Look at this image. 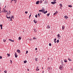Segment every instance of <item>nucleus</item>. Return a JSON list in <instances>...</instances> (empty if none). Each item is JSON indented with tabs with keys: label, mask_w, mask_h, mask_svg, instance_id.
Masks as SVG:
<instances>
[{
	"label": "nucleus",
	"mask_w": 73,
	"mask_h": 73,
	"mask_svg": "<svg viewBox=\"0 0 73 73\" xmlns=\"http://www.w3.org/2000/svg\"><path fill=\"white\" fill-rule=\"evenodd\" d=\"M64 17L66 19H68V16L67 15L65 16Z\"/></svg>",
	"instance_id": "nucleus-5"
},
{
	"label": "nucleus",
	"mask_w": 73,
	"mask_h": 73,
	"mask_svg": "<svg viewBox=\"0 0 73 73\" xmlns=\"http://www.w3.org/2000/svg\"><path fill=\"white\" fill-rule=\"evenodd\" d=\"M54 41H56V38H55L54 40Z\"/></svg>",
	"instance_id": "nucleus-45"
},
{
	"label": "nucleus",
	"mask_w": 73,
	"mask_h": 73,
	"mask_svg": "<svg viewBox=\"0 0 73 73\" xmlns=\"http://www.w3.org/2000/svg\"><path fill=\"white\" fill-rule=\"evenodd\" d=\"M56 42H57V43H58V42H59V40H58V39L57 40Z\"/></svg>",
	"instance_id": "nucleus-28"
},
{
	"label": "nucleus",
	"mask_w": 73,
	"mask_h": 73,
	"mask_svg": "<svg viewBox=\"0 0 73 73\" xmlns=\"http://www.w3.org/2000/svg\"><path fill=\"white\" fill-rule=\"evenodd\" d=\"M13 1V0H11V1Z\"/></svg>",
	"instance_id": "nucleus-63"
},
{
	"label": "nucleus",
	"mask_w": 73,
	"mask_h": 73,
	"mask_svg": "<svg viewBox=\"0 0 73 73\" xmlns=\"http://www.w3.org/2000/svg\"><path fill=\"white\" fill-rule=\"evenodd\" d=\"M17 1H15V3H16Z\"/></svg>",
	"instance_id": "nucleus-59"
},
{
	"label": "nucleus",
	"mask_w": 73,
	"mask_h": 73,
	"mask_svg": "<svg viewBox=\"0 0 73 73\" xmlns=\"http://www.w3.org/2000/svg\"><path fill=\"white\" fill-rule=\"evenodd\" d=\"M47 12H48V11H46L45 12H44V14H46V13H47Z\"/></svg>",
	"instance_id": "nucleus-22"
},
{
	"label": "nucleus",
	"mask_w": 73,
	"mask_h": 73,
	"mask_svg": "<svg viewBox=\"0 0 73 73\" xmlns=\"http://www.w3.org/2000/svg\"><path fill=\"white\" fill-rule=\"evenodd\" d=\"M58 13V12L57 11H56L54 13L53 15L55 16L56 13Z\"/></svg>",
	"instance_id": "nucleus-3"
},
{
	"label": "nucleus",
	"mask_w": 73,
	"mask_h": 73,
	"mask_svg": "<svg viewBox=\"0 0 73 73\" xmlns=\"http://www.w3.org/2000/svg\"><path fill=\"white\" fill-rule=\"evenodd\" d=\"M68 60L70 61H72V60H71V58H68Z\"/></svg>",
	"instance_id": "nucleus-21"
},
{
	"label": "nucleus",
	"mask_w": 73,
	"mask_h": 73,
	"mask_svg": "<svg viewBox=\"0 0 73 73\" xmlns=\"http://www.w3.org/2000/svg\"><path fill=\"white\" fill-rule=\"evenodd\" d=\"M35 49L36 50H37V48H36Z\"/></svg>",
	"instance_id": "nucleus-46"
},
{
	"label": "nucleus",
	"mask_w": 73,
	"mask_h": 73,
	"mask_svg": "<svg viewBox=\"0 0 73 73\" xmlns=\"http://www.w3.org/2000/svg\"><path fill=\"white\" fill-rule=\"evenodd\" d=\"M59 6H60V7H62V4L61 3L59 5Z\"/></svg>",
	"instance_id": "nucleus-20"
},
{
	"label": "nucleus",
	"mask_w": 73,
	"mask_h": 73,
	"mask_svg": "<svg viewBox=\"0 0 73 73\" xmlns=\"http://www.w3.org/2000/svg\"><path fill=\"white\" fill-rule=\"evenodd\" d=\"M9 41H11V42H14V40H12V39H9Z\"/></svg>",
	"instance_id": "nucleus-11"
},
{
	"label": "nucleus",
	"mask_w": 73,
	"mask_h": 73,
	"mask_svg": "<svg viewBox=\"0 0 73 73\" xmlns=\"http://www.w3.org/2000/svg\"><path fill=\"white\" fill-rule=\"evenodd\" d=\"M0 13H1V7H0Z\"/></svg>",
	"instance_id": "nucleus-47"
},
{
	"label": "nucleus",
	"mask_w": 73,
	"mask_h": 73,
	"mask_svg": "<svg viewBox=\"0 0 73 73\" xmlns=\"http://www.w3.org/2000/svg\"><path fill=\"white\" fill-rule=\"evenodd\" d=\"M9 13H11V11H9Z\"/></svg>",
	"instance_id": "nucleus-52"
},
{
	"label": "nucleus",
	"mask_w": 73,
	"mask_h": 73,
	"mask_svg": "<svg viewBox=\"0 0 73 73\" xmlns=\"http://www.w3.org/2000/svg\"><path fill=\"white\" fill-rule=\"evenodd\" d=\"M27 60H25L24 61V64H25L27 63Z\"/></svg>",
	"instance_id": "nucleus-18"
},
{
	"label": "nucleus",
	"mask_w": 73,
	"mask_h": 73,
	"mask_svg": "<svg viewBox=\"0 0 73 73\" xmlns=\"http://www.w3.org/2000/svg\"><path fill=\"white\" fill-rule=\"evenodd\" d=\"M10 21H12V19H10Z\"/></svg>",
	"instance_id": "nucleus-57"
},
{
	"label": "nucleus",
	"mask_w": 73,
	"mask_h": 73,
	"mask_svg": "<svg viewBox=\"0 0 73 73\" xmlns=\"http://www.w3.org/2000/svg\"><path fill=\"white\" fill-rule=\"evenodd\" d=\"M55 43H56V41H54Z\"/></svg>",
	"instance_id": "nucleus-51"
},
{
	"label": "nucleus",
	"mask_w": 73,
	"mask_h": 73,
	"mask_svg": "<svg viewBox=\"0 0 73 73\" xmlns=\"http://www.w3.org/2000/svg\"><path fill=\"white\" fill-rule=\"evenodd\" d=\"M28 53V51H26V54H27V53Z\"/></svg>",
	"instance_id": "nucleus-37"
},
{
	"label": "nucleus",
	"mask_w": 73,
	"mask_h": 73,
	"mask_svg": "<svg viewBox=\"0 0 73 73\" xmlns=\"http://www.w3.org/2000/svg\"><path fill=\"white\" fill-rule=\"evenodd\" d=\"M62 65H63V62H62Z\"/></svg>",
	"instance_id": "nucleus-50"
},
{
	"label": "nucleus",
	"mask_w": 73,
	"mask_h": 73,
	"mask_svg": "<svg viewBox=\"0 0 73 73\" xmlns=\"http://www.w3.org/2000/svg\"><path fill=\"white\" fill-rule=\"evenodd\" d=\"M38 16H39V17H40V13H38Z\"/></svg>",
	"instance_id": "nucleus-41"
},
{
	"label": "nucleus",
	"mask_w": 73,
	"mask_h": 73,
	"mask_svg": "<svg viewBox=\"0 0 73 73\" xmlns=\"http://www.w3.org/2000/svg\"><path fill=\"white\" fill-rule=\"evenodd\" d=\"M5 11H4V12H7V10H5Z\"/></svg>",
	"instance_id": "nucleus-38"
},
{
	"label": "nucleus",
	"mask_w": 73,
	"mask_h": 73,
	"mask_svg": "<svg viewBox=\"0 0 73 73\" xmlns=\"http://www.w3.org/2000/svg\"><path fill=\"white\" fill-rule=\"evenodd\" d=\"M10 17V19H12V18H12V17Z\"/></svg>",
	"instance_id": "nucleus-56"
},
{
	"label": "nucleus",
	"mask_w": 73,
	"mask_h": 73,
	"mask_svg": "<svg viewBox=\"0 0 73 73\" xmlns=\"http://www.w3.org/2000/svg\"><path fill=\"white\" fill-rule=\"evenodd\" d=\"M34 30L35 32H37V30H36V29H34Z\"/></svg>",
	"instance_id": "nucleus-19"
},
{
	"label": "nucleus",
	"mask_w": 73,
	"mask_h": 73,
	"mask_svg": "<svg viewBox=\"0 0 73 73\" xmlns=\"http://www.w3.org/2000/svg\"><path fill=\"white\" fill-rule=\"evenodd\" d=\"M49 46H50L52 45V44H51L50 43H49Z\"/></svg>",
	"instance_id": "nucleus-30"
},
{
	"label": "nucleus",
	"mask_w": 73,
	"mask_h": 73,
	"mask_svg": "<svg viewBox=\"0 0 73 73\" xmlns=\"http://www.w3.org/2000/svg\"><path fill=\"white\" fill-rule=\"evenodd\" d=\"M39 3H40V1H37L36 2V4L37 5H38V4H39Z\"/></svg>",
	"instance_id": "nucleus-9"
},
{
	"label": "nucleus",
	"mask_w": 73,
	"mask_h": 73,
	"mask_svg": "<svg viewBox=\"0 0 73 73\" xmlns=\"http://www.w3.org/2000/svg\"><path fill=\"white\" fill-rule=\"evenodd\" d=\"M7 55L8 56H7L8 57H9L10 56V54H7Z\"/></svg>",
	"instance_id": "nucleus-31"
},
{
	"label": "nucleus",
	"mask_w": 73,
	"mask_h": 73,
	"mask_svg": "<svg viewBox=\"0 0 73 73\" xmlns=\"http://www.w3.org/2000/svg\"><path fill=\"white\" fill-rule=\"evenodd\" d=\"M37 16H38L37 14L35 16V17H36V18H37Z\"/></svg>",
	"instance_id": "nucleus-27"
},
{
	"label": "nucleus",
	"mask_w": 73,
	"mask_h": 73,
	"mask_svg": "<svg viewBox=\"0 0 73 73\" xmlns=\"http://www.w3.org/2000/svg\"><path fill=\"white\" fill-rule=\"evenodd\" d=\"M17 52H18L19 53H20V52L21 51H20V50L19 49H18L17 50Z\"/></svg>",
	"instance_id": "nucleus-4"
},
{
	"label": "nucleus",
	"mask_w": 73,
	"mask_h": 73,
	"mask_svg": "<svg viewBox=\"0 0 73 73\" xmlns=\"http://www.w3.org/2000/svg\"><path fill=\"white\" fill-rule=\"evenodd\" d=\"M29 40H30V41H32V40L31 39H30Z\"/></svg>",
	"instance_id": "nucleus-55"
},
{
	"label": "nucleus",
	"mask_w": 73,
	"mask_h": 73,
	"mask_svg": "<svg viewBox=\"0 0 73 73\" xmlns=\"http://www.w3.org/2000/svg\"><path fill=\"white\" fill-rule=\"evenodd\" d=\"M42 10H39V12H42Z\"/></svg>",
	"instance_id": "nucleus-39"
},
{
	"label": "nucleus",
	"mask_w": 73,
	"mask_h": 73,
	"mask_svg": "<svg viewBox=\"0 0 73 73\" xmlns=\"http://www.w3.org/2000/svg\"><path fill=\"white\" fill-rule=\"evenodd\" d=\"M15 55L16 58H17V56H18L17 55V54L16 53H15Z\"/></svg>",
	"instance_id": "nucleus-6"
},
{
	"label": "nucleus",
	"mask_w": 73,
	"mask_h": 73,
	"mask_svg": "<svg viewBox=\"0 0 73 73\" xmlns=\"http://www.w3.org/2000/svg\"><path fill=\"white\" fill-rule=\"evenodd\" d=\"M34 22L35 24H36L37 23V21H35V20H34Z\"/></svg>",
	"instance_id": "nucleus-12"
},
{
	"label": "nucleus",
	"mask_w": 73,
	"mask_h": 73,
	"mask_svg": "<svg viewBox=\"0 0 73 73\" xmlns=\"http://www.w3.org/2000/svg\"><path fill=\"white\" fill-rule=\"evenodd\" d=\"M62 68H63V66L62 65H61L59 66V69L60 70H62Z\"/></svg>",
	"instance_id": "nucleus-1"
},
{
	"label": "nucleus",
	"mask_w": 73,
	"mask_h": 73,
	"mask_svg": "<svg viewBox=\"0 0 73 73\" xmlns=\"http://www.w3.org/2000/svg\"><path fill=\"white\" fill-rule=\"evenodd\" d=\"M60 34H58L57 35V36H58L57 37V38H59V37H60Z\"/></svg>",
	"instance_id": "nucleus-17"
},
{
	"label": "nucleus",
	"mask_w": 73,
	"mask_h": 73,
	"mask_svg": "<svg viewBox=\"0 0 73 73\" xmlns=\"http://www.w3.org/2000/svg\"><path fill=\"white\" fill-rule=\"evenodd\" d=\"M29 69H27V71H29Z\"/></svg>",
	"instance_id": "nucleus-53"
},
{
	"label": "nucleus",
	"mask_w": 73,
	"mask_h": 73,
	"mask_svg": "<svg viewBox=\"0 0 73 73\" xmlns=\"http://www.w3.org/2000/svg\"><path fill=\"white\" fill-rule=\"evenodd\" d=\"M44 4H48V1L47 0H46L44 2Z\"/></svg>",
	"instance_id": "nucleus-2"
},
{
	"label": "nucleus",
	"mask_w": 73,
	"mask_h": 73,
	"mask_svg": "<svg viewBox=\"0 0 73 73\" xmlns=\"http://www.w3.org/2000/svg\"><path fill=\"white\" fill-rule=\"evenodd\" d=\"M35 61H37L38 60H37V58H35Z\"/></svg>",
	"instance_id": "nucleus-32"
},
{
	"label": "nucleus",
	"mask_w": 73,
	"mask_h": 73,
	"mask_svg": "<svg viewBox=\"0 0 73 73\" xmlns=\"http://www.w3.org/2000/svg\"><path fill=\"white\" fill-rule=\"evenodd\" d=\"M39 3L40 4H41L42 3V0H40V2H39Z\"/></svg>",
	"instance_id": "nucleus-25"
},
{
	"label": "nucleus",
	"mask_w": 73,
	"mask_h": 73,
	"mask_svg": "<svg viewBox=\"0 0 73 73\" xmlns=\"http://www.w3.org/2000/svg\"><path fill=\"white\" fill-rule=\"evenodd\" d=\"M6 6H5V8H6Z\"/></svg>",
	"instance_id": "nucleus-64"
},
{
	"label": "nucleus",
	"mask_w": 73,
	"mask_h": 73,
	"mask_svg": "<svg viewBox=\"0 0 73 73\" xmlns=\"http://www.w3.org/2000/svg\"><path fill=\"white\" fill-rule=\"evenodd\" d=\"M59 37H61V36H60V35L59 36Z\"/></svg>",
	"instance_id": "nucleus-62"
},
{
	"label": "nucleus",
	"mask_w": 73,
	"mask_h": 73,
	"mask_svg": "<svg viewBox=\"0 0 73 73\" xmlns=\"http://www.w3.org/2000/svg\"><path fill=\"white\" fill-rule=\"evenodd\" d=\"M4 73H7V70H5L4 71Z\"/></svg>",
	"instance_id": "nucleus-29"
},
{
	"label": "nucleus",
	"mask_w": 73,
	"mask_h": 73,
	"mask_svg": "<svg viewBox=\"0 0 73 73\" xmlns=\"http://www.w3.org/2000/svg\"><path fill=\"white\" fill-rule=\"evenodd\" d=\"M3 41L4 42H5V41H6V40H5V39H3Z\"/></svg>",
	"instance_id": "nucleus-43"
},
{
	"label": "nucleus",
	"mask_w": 73,
	"mask_h": 73,
	"mask_svg": "<svg viewBox=\"0 0 73 73\" xmlns=\"http://www.w3.org/2000/svg\"><path fill=\"white\" fill-rule=\"evenodd\" d=\"M2 58V56H0V59H1Z\"/></svg>",
	"instance_id": "nucleus-44"
},
{
	"label": "nucleus",
	"mask_w": 73,
	"mask_h": 73,
	"mask_svg": "<svg viewBox=\"0 0 73 73\" xmlns=\"http://www.w3.org/2000/svg\"><path fill=\"white\" fill-rule=\"evenodd\" d=\"M64 62H68V61H67V60H66V59H64Z\"/></svg>",
	"instance_id": "nucleus-15"
},
{
	"label": "nucleus",
	"mask_w": 73,
	"mask_h": 73,
	"mask_svg": "<svg viewBox=\"0 0 73 73\" xmlns=\"http://www.w3.org/2000/svg\"><path fill=\"white\" fill-rule=\"evenodd\" d=\"M38 67L37 66L36 67V70L37 71H38V70H40V69H38Z\"/></svg>",
	"instance_id": "nucleus-7"
},
{
	"label": "nucleus",
	"mask_w": 73,
	"mask_h": 73,
	"mask_svg": "<svg viewBox=\"0 0 73 73\" xmlns=\"http://www.w3.org/2000/svg\"><path fill=\"white\" fill-rule=\"evenodd\" d=\"M35 40H36L37 39V38H35V37H34L33 38V40H35Z\"/></svg>",
	"instance_id": "nucleus-24"
},
{
	"label": "nucleus",
	"mask_w": 73,
	"mask_h": 73,
	"mask_svg": "<svg viewBox=\"0 0 73 73\" xmlns=\"http://www.w3.org/2000/svg\"><path fill=\"white\" fill-rule=\"evenodd\" d=\"M3 9L4 10L3 12H4V11H5V9L3 8Z\"/></svg>",
	"instance_id": "nucleus-48"
},
{
	"label": "nucleus",
	"mask_w": 73,
	"mask_h": 73,
	"mask_svg": "<svg viewBox=\"0 0 73 73\" xmlns=\"http://www.w3.org/2000/svg\"><path fill=\"white\" fill-rule=\"evenodd\" d=\"M68 7H70V8H72V5H68Z\"/></svg>",
	"instance_id": "nucleus-16"
},
{
	"label": "nucleus",
	"mask_w": 73,
	"mask_h": 73,
	"mask_svg": "<svg viewBox=\"0 0 73 73\" xmlns=\"http://www.w3.org/2000/svg\"><path fill=\"white\" fill-rule=\"evenodd\" d=\"M9 19H11V17H9Z\"/></svg>",
	"instance_id": "nucleus-54"
},
{
	"label": "nucleus",
	"mask_w": 73,
	"mask_h": 73,
	"mask_svg": "<svg viewBox=\"0 0 73 73\" xmlns=\"http://www.w3.org/2000/svg\"><path fill=\"white\" fill-rule=\"evenodd\" d=\"M25 13L26 14H27L28 13V11H25Z\"/></svg>",
	"instance_id": "nucleus-35"
},
{
	"label": "nucleus",
	"mask_w": 73,
	"mask_h": 73,
	"mask_svg": "<svg viewBox=\"0 0 73 73\" xmlns=\"http://www.w3.org/2000/svg\"><path fill=\"white\" fill-rule=\"evenodd\" d=\"M50 26H49V25H47V29H50Z\"/></svg>",
	"instance_id": "nucleus-8"
},
{
	"label": "nucleus",
	"mask_w": 73,
	"mask_h": 73,
	"mask_svg": "<svg viewBox=\"0 0 73 73\" xmlns=\"http://www.w3.org/2000/svg\"><path fill=\"white\" fill-rule=\"evenodd\" d=\"M10 62L11 64H12V60H10Z\"/></svg>",
	"instance_id": "nucleus-36"
},
{
	"label": "nucleus",
	"mask_w": 73,
	"mask_h": 73,
	"mask_svg": "<svg viewBox=\"0 0 73 73\" xmlns=\"http://www.w3.org/2000/svg\"><path fill=\"white\" fill-rule=\"evenodd\" d=\"M12 18H13H13H14L13 16H11V19H12Z\"/></svg>",
	"instance_id": "nucleus-40"
},
{
	"label": "nucleus",
	"mask_w": 73,
	"mask_h": 73,
	"mask_svg": "<svg viewBox=\"0 0 73 73\" xmlns=\"http://www.w3.org/2000/svg\"><path fill=\"white\" fill-rule=\"evenodd\" d=\"M31 14L29 15V17H31Z\"/></svg>",
	"instance_id": "nucleus-49"
},
{
	"label": "nucleus",
	"mask_w": 73,
	"mask_h": 73,
	"mask_svg": "<svg viewBox=\"0 0 73 73\" xmlns=\"http://www.w3.org/2000/svg\"><path fill=\"white\" fill-rule=\"evenodd\" d=\"M6 17H8V15H6Z\"/></svg>",
	"instance_id": "nucleus-60"
},
{
	"label": "nucleus",
	"mask_w": 73,
	"mask_h": 73,
	"mask_svg": "<svg viewBox=\"0 0 73 73\" xmlns=\"http://www.w3.org/2000/svg\"><path fill=\"white\" fill-rule=\"evenodd\" d=\"M46 15H47V16L48 17V16H49V15H50V13H48V14H47Z\"/></svg>",
	"instance_id": "nucleus-23"
},
{
	"label": "nucleus",
	"mask_w": 73,
	"mask_h": 73,
	"mask_svg": "<svg viewBox=\"0 0 73 73\" xmlns=\"http://www.w3.org/2000/svg\"><path fill=\"white\" fill-rule=\"evenodd\" d=\"M54 4H56V3H57V2H56V1H54Z\"/></svg>",
	"instance_id": "nucleus-42"
},
{
	"label": "nucleus",
	"mask_w": 73,
	"mask_h": 73,
	"mask_svg": "<svg viewBox=\"0 0 73 73\" xmlns=\"http://www.w3.org/2000/svg\"><path fill=\"white\" fill-rule=\"evenodd\" d=\"M42 9H43V11H45V9H44V7H42Z\"/></svg>",
	"instance_id": "nucleus-33"
},
{
	"label": "nucleus",
	"mask_w": 73,
	"mask_h": 73,
	"mask_svg": "<svg viewBox=\"0 0 73 73\" xmlns=\"http://www.w3.org/2000/svg\"><path fill=\"white\" fill-rule=\"evenodd\" d=\"M7 19H9V17H7Z\"/></svg>",
	"instance_id": "nucleus-58"
},
{
	"label": "nucleus",
	"mask_w": 73,
	"mask_h": 73,
	"mask_svg": "<svg viewBox=\"0 0 73 73\" xmlns=\"http://www.w3.org/2000/svg\"><path fill=\"white\" fill-rule=\"evenodd\" d=\"M51 3L52 4H53V5H54V4H55V3H54V2H51Z\"/></svg>",
	"instance_id": "nucleus-13"
},
{
	"label": "nucleus",
	"mask_w": 73,
	"mask_h": 73,
	"mask_svg": "<svg viewBox=\"0 0 73 73\" xmlns=\"http://www.w3.org/2000/svg\"><path fill=\"white\" fill-rule=\"evenodd\" d=\"M0 26L1 27V29H3V28L2 27H3V25L1 24L0 25Z\"/></svg>",
	"instance_id": "nucleus-10"
},
{
	"label": "nucleus",
	"mask_w": 73,
	"mask_h": 73,
	"mask_svg": "<svg viewBox=\"0 0 73 73\" xmlns=\"http://www.w3.org/2000/svg\"><path fill=\"white\" fill-rule=\"evenodd\" d=\"M19 40H20L21 39V38L20 37H19L18 38Z\"/></svg>",
	"instance_id": "nucleus-26"
},
{
	"label": "nucleus",
	"mask_w": 73,
	"mask_h": 73,
	"mask_svg": "<svg viewBox=\"0 0 73 73\" xmlns=\"http://www.w3.org/2000/svg\"><path fill=\"white\" fill-rule=\"evenodd\" d=\"M42 12V13H44V12H45V10H43Z\"/></svg>",
	"instance_id": "nucleus-34"
},
{
	"label": "nucleus",
	"mask_w": 73,
	"mask_h": 73,
	"mask_svg": "<svg viewBox=\"0 0 73 73\" xmlns=\"http://www.w3.org/2000/svg\"><path fill=\"white\" fill-rule=\"evenodd\" d=\"M44 71H43V72L42 73H44Z\"/></svg>",
	"instance_id": "nucleus-61"
},
{
	"label": "nucleus",
	"mask_w": 73,
	"mask_h": 73,
	"mask_svg": "<svg viewBox=\"0 0 73 73\" xmlns=\"http://www.w3.org/2000/svg\"><path fill=\"white\" fill-rule=\"evenodd\" d=\"M65 28V26L64 25H63L62 26V30H64V28Z\"/></svg>",
	"instance_id": "nucleus-14"
}]
</instances>
